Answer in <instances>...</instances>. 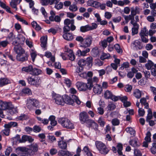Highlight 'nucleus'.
I'll list each match as a JSON object with an SVG mask.
<instances>
[{"label":"nucleus","instance_id":"nucleus-64","mask_svg":"<svg viewBox=\"0 0 156 156\" xmlns=\"http://www.w3.org/2000/svg\"><path fill=\"white\" fill-rule=\"evenodd\" d=\"M134 153L136 156H141L142 154L140 151L138 149H135L134 150Z\"/></svg>","mask_w":156,"mask_h":156},{"label":"nucleus","instance_id":"nucleus-15","mask_svg":"<svg viewBox=\"0 0 156 156\" xmlns=\"http://www.w3.org/2000/svg\"><path fill=\"white\" fill-rule=\"evenodd\" d=\"M129 143L131 146L134 147H137L139 146L140 144L138 141V140L137 138H134L130 140Z\"/></svg>","mask_w":156,"mask_h":156},{"label":"nucleus","instance_id":"nucleus-23","mask_svg":"<svg viewBox=\"0 0 156 156\" xmlns=\"http://www.w3.org/2000/svg\"><path fill=\"white\" fill-rule=\"evenodd\" d=\"M58 145L59 148L62 149H66L67 147L66 143L63 140L58 141Z\"/></svg>","mask_w":156,"mask_h":156},{"label":"nucleus","instance_id":"nucleus-58","mask_svg":"<svg viewBox=\"0 0 156 156\" xmlns=\"http://www.w3.org/2000/svg\"><path fill=\"white\" fill-rule=\"evenodd\" d=\"M112 123L113 126H117L119 124V121L117 119L115 118L112 120Z\"/></svg>","mask_w":156,"mask_h":156},{"label":"nucleus","instance_id":"nucleus-45","mask_svg":"<svg viewBox=\"0 0 156 156\" xmlns=\"http://www.w3.org/2000/svg\"><path fill=\"white\" fill-rule=\"evenodd\" d=\"M140 36H147L148 35V30L145 27H144L141 30L140 33Z\"/></svg>","mask_w":156,"mask_h":156},{"label":"nucleus","instance_id":"nucleus-1","mask_svg":"<svg viewBox=\"0 0 156 156\" xmlns=\"http://www.w3.org/2000/svg\"><path fill=\"white\" fill-rule=\"evenodd\" d=\"M58 122L64 127L69 129L74 128L73 124L67 118H59Z\"/></svg>","mask_w":156,"mask_h":156},{"label":"nucleus","instance_id":"nucleus-14","mask_svg":"<svg viewBox=\"0 0 156 156\" xmlns=\"http://www.w3.org/2000/svg\"><path fill=\"white\" fill-rule=\"evenodd\" d=\"M63 99L64 104L65 103L67 104L72 105L74 103L73 100L67 95H64Z\"/></svg>","mask_w":156,"mask_h":156},{"label":"nucleus","instance_id":"nucleus-53","mask_svg":"<svg viewBox=\"0 0 156 156\" xmlns=\"http://www.w3.org/2000/svg\"><path fill=\"white\" fill-rule=\"evenodd\" d=\"M59 2L54 3L55 4V7L57 9H59L62 8L63 6V4L62 2H60L58 3Z\"/></svg>","mask_w":156,"mask_h":156},{"label":"nucleus","instance_id":"nucleus-21","mask_svg":"<svg viewBox=\"0 0 156 156\" xmlns=\"http://www.w3.org/2000/svg\"><path fill=\"white\" fill-rule=\"evenodd\" d=\"M47 38L45 37H42L41 38V47L46 49L47 43Z\"/></svg>","mask_w":156,"mask_h":156},{"label":"nucleus","instance_id":"nucleus-16","mask_svg":"<svg viewBox=\"0 0 156 156\" xmlns=\"http://www.w3.org/2000/svg\"><path fill=\"white\" fill-rule=\"evenodd\" d=\"M10 83V80L6 78H0V87Z\"/></svg>","mask_w":156,"mask_h":156},{"label":"nucleus","instance_id":"nucleus-30","mask_svg":"<svg viewBox=\"0 0 156 156\" xmlns=\"http://www.w3.org/2000/svg\"><path fill=\"white\" fill-rule=\"evenodd\" d=\"M30 149L33 152H36L38 150V146L36 143H34L29 146Z\"/></svg>","mask_w":156,"mask_h":156},{"label":"nucleus","instance_id":"nucleus-22","mask_svg":"<svg viewBox=\"0 0 156 156\" xmlns=\"http://www.w3.org/2000/svg\"><path fill=\"white\" fill-rule=\"evenodd\" d=\"M131 13L132 15L135 16L136 14H139L140 12V9L137 6L132 7L131 8Z\"/></svg>","mask_w":156,"mask_h":156},{"label":"nucleus","instance_id":"nucleus-4","mask_svg":"<svg viewBox=\"0 0 156 156\" xmlns=\"http://www.w3.org/2000/svg\"><path fill=\"white\" fill-rule=\"evenodd\" d=\"M52 98L53 101L56 104L62 105H64L63 96H62L58 94H55L53 95Z\"/></svg>","mask_w":156,"mask_h":156},{"label":"nucleus","instance_id":"nucleus-36","mask_svg":"<svg viewBox=\"0 0 156 156\" xmlns=\"http://www.w3.org/2000/svg\"><path fill=\"white\" fill-rule=\"evenodd\" d=\"M126 131L133 136L135 135V131L132 128L127 127L126 129Z\"/></svg>","mask_w":156,"mask_h":156},{"label":"nucleus","instance_id":"nucleus-9","mask_svg":"<svg viewBox=\"0 0 156 156\" xmlns=\"http://www.w3.org/2000/svg\"><path fill=\"white\" fill-rule=\"evenodd\" d=\"M93 91L94 92L97 94H100L102 93L103 90L101 85L96 84L93 85Z\"/></svg>","mask_w":156,"mask_h":156},{"label":"nucleus","instance_id":"nucleus-17","mask_svg":"<svg viewBox=\"0 0 156 156\" xmlns=\"http://www.w3.org/2000/svg\"><path fill=\"white\" fill-rule=\"evenodd\" d=\"M22 0H11L10 3V6L13 8L17 10V5L19 4L21 2Z\"/></svg>","mask_w":156,"mask_h":156},{"label":"nucleus","instance_id":"nucleus-29","mask_svg":"<svg viewBox=\"0 0 156 156\" xmlns=\"http://www.w3.org/2000/svg\"><path fill=\"white\" fill-rule=\"evenodd\" d=\"M99 80L98 78L96 76L93 77L92 78L88 80V82L89 85H91V88L93 86V83H97Z\"/></svg>","mask_w":156,"mask_h":156},{"label":"nucleus","instance_id":"nucleus-34","mask_svg":"<svg viewBox=\"0 0 156 156\" xmlns=\"http://www.w3.org/2000/svg\"><path fill=\"white\" fill-rule=\"evenodd\" d=\"M86 64L87 66L90 67L92 66L93 62V58L91 56L87 57L85 60Z\"/></svg>","mask_w":156,"mask_h":156},{"label":"nucleus","instance_id":"nucleus-56","mask_svg":"<svg viewBox=\"0 0 156 156\" xmlns=\"http://www.w3.org/2000/svg\"><path fill=\"white\" fill-rule=\"evenodd\" d=\"M33 131L36 133L40 132L41 130V129L39 126L35 125L33 127Z\"/></svg>","mask_w":156,"mask_h":156},{"label":"nucleus","instance_id":"nucleus-57","mask_svg":"<svg viewBox=\"0 0 156 156\" xmlns=\"http://www.w3.org/2000/svg\"><path fill=\"white\" fill-rule=\"evenodd\" d=\"M49 120L51 121V126H54L57 124V121L55 119V118H49Z\"/></svg>","mask_w":156,"mask_h":156},{"label":"nucleus","instance_id":"nucleus-59","mask_svg":"<svg viewBox=\"0 0 156 156\" xmlns=\"http://www.w3.org/2000/svg\"><path fill=\"white\" fill-rule=\"evenodd\" d=\"M8 44V42L6 40L0 41V47L2 46L3 48H5L7 46Z\"/></svg>","mask_w":156,"mask_h":156},{"label":"nucleus","instance_id":"nucleus-25","mask_svg":"<svg viewBox=\"0 0 156 156\" xmlns=\"http://www.w3.org/2000/svg\"><path fill=\"white\" fill-rule=\"evenodd\" d=\"M154 66V63L151 60H148L147 63L145 64V67L148 70L151 69Z\"/></svg>","mask_w":156,"mask_h":156},{"label":"nucleus","instance_id":"nucleus-52","mask_svg":"<svg viewBox=\"0 0 156 156\" xmlns=\"http://www.w3.org/2000/svg\"><path fill=\"white\" fill-rule=\"evenodd\" d=\"M35 78L36 77L33 78L32 77H28L27 79L28 83L30 85H33Z\"/></svg>","mask_w":156,"mask_h":156},{"label":"nucleus","instance_id":"nucleus-41","mask_svg":"<svg viewBox=\"0 0 156 156\" xmlns=\"http://www.w3.org/2000/svg\"><path fill=\"white\" fill-rule=\"evenodd\" d=\"M151 153L153 154L156 153V141L152 144V147L150 149Z\"/></svg>","mask_w":156,"mask_h":156},{"label":"nucleus","instance_id":"nucleus-50","mask_svg":"<svg viewBox=\"0 0 156 156\" xmlns=\"http://www.w3.org/2000/svg\"><path fill=\"white\" fill-rule=\"evenodd\" d=\"M69 9L72 12H76L78 10L77 6L75 4H72L69 6Z\"/></svg>","mask_w":156,"mask_h":156},{"label":"nucleus","instance_id":"nucleus-54","mask_svg":"<svg viewBox=\"0 0 156 156\" xmlns=\"http://www.w3.org/2000/svg\"><path fill=\"white\" fill-rule=\"evenodd\" d=\"M78 64L81 67L85 66L86 65L85 60L83 59L80 60L78 62Z\"/></svg>","mask_w":156,"mask_h":156},{"label":"nucleus","instance_id":"nucleus-37","mask_svg":"<svg viewBox=\"0 0 156 156\" xmlns=\"http://www.w3.org/2000/svg\"><path fill=\"white\" fill-rule=\"evenodd\" d=\"M88 25L85 26H81L80 27V30L82 32H86L90 30Z\"/></svg>","mask_w":156,"mask_h":156},{"label":"nucleus","instance_id":"nucleus-12","mask_svg":"<svg viewBox=\"0 0 156 156\" xmlns=\"http://www.w3.org/2000/svg\"><path fill=\"white\" fill-rule=\"evenodd\" d=\"M60 0H41V3L42 5H52L54 3L59 2Z\"/></svg>","mask_w":156,"mask_h":156},{"label":"nucleus","instance_id":"nucleus-46","mask_svg":"<svg viewBox=\"0 0 156 156\" xmlns=\"http://www.w3.org/2000/svg\"><path fill=\"white\" fill-rule=\"evenodd\" d=\"M15 17L18 20L22 22L23 23L25 24L26 25H28V23L27 22L26 20L23 19L20 16L16 15L15 16Z\"/></svg>","mask_w":156,"mask_h":156},{"label":"nucleus","instance_id":"nucleus-5","mask_svg":"<svg viewBox=\"0 0 156 156\" xmlns=\"http://www.w3.org/2000/svg\"><path fill=\"white\" fill-rule=\"evenodd\" d=\"M93 38L90 36H88L83 39V42L80 44V47L83 48H88L92 44Z\"/></svg>","mask_w":156,"mask_h":156},{"label":"nucleus","instance_id":"nucleus-47","mask_svg":"<svg viewBox=\"0 0 156 156\" xmlns=\"http://www.w3.org/2000/svg\"><path fill=\"white\" fill-rule=\"evenodd\" d=\"M112 94L110 91L107 90L104 93V97L105 99H110L111 96H112Z\"/></svg>","mask_w":156,"mask_h":156},{"label":"nucleus","instance_id":"nucleus-42","mask_svg":"<svg viewBox=\"0 0 156 156\" xmlns=\"http://www.w3.org/2000/svg\"><path fill=\"white\" fill-rule=\"evenodd\" d=\"M39 121H40V123H42L44 124H47L49 122V119H43V118H37Z\"/></svg>","mask_w":156,"mask_h":156},{"label":"nucleus","instance_id":"nucleus-19","mask_svg":"<svg viewBox=\"0 0 156 156\" xmlns=\"http://www.w3.org/2000/svg\"><path fill=\"white\" fill-rule=\"evenodd\" d=\"M63 38L67 41H71L73 39V36L72 33H66L63 35Z\"/></svg>","mask_w":156,"mask_h":156},{"label":"nucleus","instance_id":"nucleus-26","mask_svg":"<svg viewBox=\"0 0 156 156\" xmlns=\"http://www.w3.org/2000/svg\"><path fill=\"white\" fill-rule=\"evenodd\" d=\"M88 125L95 131L98 130V125L94 121L91 120L90 122H89Z\"/></svg>","mask_w":156,"mask_h":156},{"label":"nucleus","instance_id":"nucleus-55","mask_svg":"<svg viewBox=\"0 0 156 156\" xmlns=\"http://www.w3.org/2000/svg\"><path fill=\"white\" fill-rule=\"evenodd\" d=\"M83 67H77L75 70V73L76 74H78V75L79 74L81 73L83 71Z\"/></svg>","mask_w":156,"mask_h":156},{"label":"nucleus","instance_id":"nucleus-32","mask_svg":"<svg viewBox=\"0 0 156 156\" xmlns=\"http://www.w3.org/2000/svg\"><path fill=\"white\" fill-rule=\"evenodd\" d=\"M4 126L5 128V129L1 131V133L6 136H8L9 135L10 132V129L9 128L6 127L5 124Z\"/></svg>","mask_w":156,"mask_h":156},{"label":"nucleus","instance_id":"nucleus-6","mask_svg":"<svg viewBox=\"0 0 156 156\" xmlns=\"http://www.w3.org/2000/svg\"><path fill=\"white\" fill-rule=\"evenodd\" d=\"M6 107V109L3 112L5 113L7 112V115H12L17 112L16 108L13 107L11 103H8Z\"/></svg>","mask_w":156,"mask_h":156},{"label":"nucleus","instance_id":"nucleus-61","mask_svg":"<svg viewBox=\"0 0 156 156\" xmlns=\"http://www.w3.org/2000/svg\"><path fill=\"white\" fill-rule=\"evenodd\" d=\"M58 153L57 149L56 148H52L50 150V153L51 155H54Z\"/></svg>","mask_w":156,"mask_h":156},{"label":"nucleus","instance_id":"nucleus-43","mask_svg":"<svg viewBox=\"0 0 156 156\" xmlns=\"http://www.w3.org/2000/svg\"><path fill=\"white\" fill-rule=\"evenodd\" d=\"M30 100H31L34 107L37 108L39 107V102L37 100L34 98H30Z\"/></svg>","mask_w":156,"mask_h":156},{"label":"nucleus","instance_id":"nucleus-31","mask_svg":"<svg viewBox=\"0 0 156 156\" xmlns=\"http://www.w3.org/2000/svg\"><path fill=\"white\" fill-rule=\"evenodd\" d=\"M133 94L136 98H140L141 96V92L138 89H136L133 91Z\"/></svg>","mask_w":156,"mask_h":156},{"label":"nucleus","instance_id":"nucleus-8","mask_svg":"<svg viewBox=\"0 0 156 156\" xmlns=\"http://www.w3.org/2000/svg\"><path fill=\"white\" fill-rule=\"evenodd\" d=\"M34 141V139L30 136L24 135L22 136L21 138L19 140V142L20 143H25L28 141L31 143Z\"/></svg>","mask_w":156,"mask_h":156},{"label":"nucleus","instance_id":"nucleus-7","mask_svg":"<svg viewBox=\"0 0 156 156\" xmlns=\"http://www.w3.org/2000/svg\"><path fill=\"white\" fill-rule=\"evenodd\" d=\"M51 16L49 17V20L51 21L59 22L61 21L60 17L58 16H55V13L53 10L50 12Z\"/></svg>","mask_w":156,"mask_h":156},{"label":"nucleus","instance_id":"nucleus-39","mask_svg":"<svg viewBox=\"0 0 156 156\" xmlns=\"http://www.w3.org/2000/svg\"><path fill=\"white\" fill-rule=\"evenodd\" d=\"M27 107L30 110H32L34 109V107L32 104V102L30 100V98L27 100Z\"/></svg>","mask_w":156,"mask_h":156},{"label":"nucleus","instance_id":"nucleus-49","mask_svg":"<svg viewBox=\"0 0 156 156\" xmlns=\"http://www.w3.org/2000/svg\"><path fill=\"white\" fill-rule=\"evenodd\" d=\"M114 48L117 52L118 53H121L122 52V50L120 48V46L119 44H117L114 46Z\"/></svg>","mask_w":156,"mask_h":156},{"label":"nucleus","instance_id":"nucleus-24","mask_svg":"<svg viewBox=\"0 0 156 156\" xmlns=\"http://www.w3.org/2000/svg\"><path fill=\"white\" fill-rule=\"evenodd\" d=\"M16 58L18 60L23 62L27 60L28 56L24 53V55H23L21 56H16Z\"/></svg>","mask_w":156,"mask_h":156},{"label":"nucleus","instance_id":"nucleus-51","mask_svg":"<svg viewBox=\"0 0 156 156\" xmlns=\"http://www.w3.org/2000/svg\"><path fill=\"white\" fill-rule=\"evenodd\" d=\"M151 133L149 131L147 132L146 136L145 138V140L147 142H150L151 141Z\"/></svg>","mask_w":156,"mask_h":156},{"label":"nucleus","instance_id":"nucleus-20","mask_svg":"<svg viewBox=\"0 0 156 156\" xmlns=\"http://www.w3.org/2000/svg\"><path fill=\"white\" fill-rule=\"evenodd\" d=\"M32 92L30 90L27 88L23 89L21 92L20 93V95L24 96L26 95H30L31 94Z\"/></svg>","mask_w":156,"mask_h":156},{"label":"nucleus","instance_id":"nucleus-44","mask_svg":"<svg viewBox=\"0 0 156 156\" xmlns=\"http://www.w3.org/2000/svg\"><path fill=\"white\" fill-rule=\"evenodd\" d=\"M110 57V55L109 54L103 53L100 56V58L102 60H104L105 59H108Z\"/></svg>","mask_w":156,"mask_h":156},{"label":"nucleus","instance_id":"nucleus-63","mask_svg":"<svg viewBox=\"0 0 156 156\" xmlns=\"http://www.w3.org/2000/svg\"><path fill=\"white\" fill-rule=\"evenodd\" d=\"M138 43L136 41H135L133 43H132L131 44V47L132 48L135 50H137V45L138 44Z\"/></svg>","mask_w":156,"mask_h":156},{"label":"nucleus","instance_id":"nucleus-35","mask_svg":"<svg viewBox=\"0 0 156 156\" xmlns=\"http://www.w3.org/2000/svg\"><path fill=\"white\" fill-rule=\"evenodd\" d=\"M8 103L5 102L0 100V109L4 110L6 109V106L8 105Z\"/></svg>","mask_w":156,"mask_h":156},{"label":"nucleus","instance_id":"nucleus-48","mask_svg":"<svg viewBox=\"0 0 156 156\" xmlns=\"http://www.w3.org/2000/svg\"><path fill=\"white\" fill-rule=\"evenodd\" d=\"M74 20H70L69 19H67L64 21V23L65 25L69 26L70 24H74Z\"/></svg>","mask_w":156,"mask_h":156},{"label":"nucleus","instance_id":"nucleus-3","mask_svg":"<svg viewBox=\"0 0 156 156\" xmlns=\"http://www.w3.org/2000/svg\"><path fill=\"white\" fill-rule=\"evenodd\" d=\"M76 85L78 90L80 91H85L87 89H91V85H89V83H87L80 82H77Z\"/></svg>","mask_w":156,"mask_h":156},{"label":"nucleus","instance_id":"nucleus-28","mask_svg":"<svg viewBox=\"0 0 156 156\" xmlns=\"http://www.w3.org/2000/svg\"><path fill=\"white\" fill-rule=\"evenodd\" d=\"M41 73L42 71L40 69L33 68L32 72L30 73V74L33 75H37L41 74Z\"/></svg>","mask_w":156,"mask_h":156},{"label":"nucleus","instance_id":"nucleus-40","mask_svg":"<svg viewBox=\"0 0 156 156\" xmlns=\"http://www.w3.org/2000/svg\"><path fill=\"white\" fill-rule=\"evenodd\" d=\"M16 39L19 41L20 44H23L25 40V38L22 35H20L17 37Z\"/></svg>","mask_w":156,"mask_h":156},{"label":"nucleus","instance_id":"nucleus-60","mask_svg":"<svg viewBox=\"0 0 156 156\" xmlns=\"http://www.w3.org/2000/svg\"><path fill=\"white\" fill-rule=\"evenodd\" d=\"M139 27H133L132 28V35H134L138 33Z\"/></svg>","mask_w":156,"mask_h":156},{"label":"nucleus","instance_id":"nucleus-13","mask_svg":"<svg viewBox=\"0 0 156 156\" xmlns=\"http://www.w3.org/2000/svg\"><path fill=\"white\" fill-rule=\"evenodd\" d=\"M86 49L82 51L80 50H78L76 52V55H77L79 56H85L86 55V54L90 52V49L88 48H85Z\"/></svg>","mask_w":156,"mask_h":156},{"label":"nucleus","instance_id":"nucleus-10","mask_svg":"<svg viewBox=\"0 0 156 156\" xmlns=\"http://www.w3.org/2000/svg\"><path fill=\"white\" fill-rule=\"evenodd\" d=\"M14 48L15 51L17 54L16 56H21L24 54L25 51L20 45L15 46Z\"/></svg>","mask_w":156,"mask_h":156},{"label":"nucleus","instance_id":"nucleus-11","mask_svg":"<svg viewBox=\"0 0 156 156\" xmlns=\"http://www.w3.org/2000/svg\"><path fill=\"white\" fill-rule=\"evenodd\" d=\"M65 51L67 52V55L69 60L73 61L75 59V56L73 53L72 50L68 48H66Z\"/></svg>","mask_w":156,"mask_h":156},{"label":"nucleus","instance_id":"nucleus-62","mask_svg":"<svg viewBox=\"0 0 156 156\" xmlns=\"http://www.w3.org/2000/svg\"><path fill=\"white\" fill-rule=\"evenodd\" d=\"M122 17L120 16H119L113 18L112 21L115 23L119 22L121 20Z\"/></svg>","mask_w":156,"mask_h":156},{"label":"nucleus","instance_id":"nucleus-18","mask_svg":"<svg viewBox=\"0 0 156 156\" xmlns=\"http://www.w3.org/2000/svg\"><path fill=\"white\" fill-rule=\"evenodd\" d=\"M58 155L59 156H72V154L69 151L60 150L58 151Z\"/></svg>","mask_w":156,"mask_h":156},{"label":"nucleus","instance_id":"nucleus-2","mask_svg":"<svg viewBox=\"0 0 156 156\" xmlns=\"http://www.w3.org/2000/svg\"><path fill=\"white\" fill-rule=\"evenodd\" d=\"M95 145L101 154H106L108 152L109 149L102 142L97 141L95 142Z\"/></svg>","mask_w":156,"mask_h":156},{"label":"nucleus","instance_id":"nucleus-38","mask_svg":"<svg viewBox=\"0 0 156 156\" xmlns=\"http://www.w3.org/2000/svg\"><path fill=\"white\" fill-rule=\"evenodd\" d=\"M80 120L82 123H86L88 124L91 121V119H89L88 118H80Z\"/></svg>","mask_w":156,"mask_h":156},{"label":"nucleus","instance_id":"nucleus-33","mask_svg":"<svg viewBox=\"0 0 156 156\" xmlns=\"http://www.w3.org/2000/svg\"><path fill=\"white\" fill-rule=\"evenodd\" d=\"M5 125L6 127L10 129L11 127L16 126H17V123L16 122H9L7 124H5Z\"/></svg>","mask_w":156,"mask_h":156},{"label":"nucleus","instance_id":"nucleus-27","mask_svg":"<svg viewBox=\"0 0 156 156\" xmlns=\"http://www.w3.org/2000/svg\"><path fill=\"white\" fill-rule=\"evenodd\" d=\"M33 66L32 65H29L27 66L24 67L22 68V71L26 73H31L33 70Z\"/></svg>","mask_w":156,"mask_h":156}]
</instances>
